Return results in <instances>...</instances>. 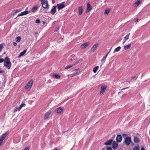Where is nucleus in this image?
<instances>
[{
  "label": "nucleus",
  "instance_id": "1",
  "mask_svg": "<svg viewBox=\"0 0 150 150\" xmlns=\"http://www.w3.org/2000/svg\"><path fill=\"white\" fill-rule=\"evenodd\" d=\"M4 65L8 69H9L10 68L11 66V64L10 59L8 57L5 58L4 61Z\"/></svg>",
  "mask_w": 150,
  "mask_h": 150
},
{
  "label": "nucleus",
  "instance_id": "2",
  "mask_svg": "<svg viewBox=\"0 0 150 150\" xmlns=\"http://www.w3.org/2000/svg\"><path fill=\"white\" fill-rule=\"evenodd\" d=\"M33 81L32 80H30L29 81L25 86V89L28 91H29L33 85Z\"/></svg>",
  "mask_w": 150,
  "mask_h": 150
},
{
  "label": "nucleus",
  "instance_id": "3",
  "mask_svg": "<svg viewBox=\"0 0 150 150\" xmlns=\"http://www.w3.org/2000/svg\"><path fill=\"white\" fill-rule=\"evenodd\" d=\"M132 141L131 137H130L127 136L126 137L125 139V144L127 146H129L130 144Z\"/></svg>",
  "mask_w": 150,
  "mask_h": 150
},
{
  "label": "nucleus",
  "instance_id": "4",
  "mask_svg": "<svg viewBox=\"0 0 150 150\" xmlns=\"http://www.w3.org/2000/svg\"><path fill=\"white\" fill-rule=\"evenodd\" d=\"M42 6L45 8H48V2L47 0H43L41 1Z\"/></svg>",
  "mask_w": 150,
  "mask_h": 150
},
{
  "label": "nucleus",
  "instance_id": "5",
  "mask_svg": "<svg viewBox=\"0 0 150 150\" xmlns=\"http://www.w3.org/2000/svg\"><path fill=\"white\" fill-rule=\"evenodd\" d=\"M99 44L98 43H96L91 48V49L90 51V52L91 53L94 52L97 49Z\"/></svg>",
  "mask_w": 150,
  "mask_h": 150
},
{
  "label": "nucleus",
  "instance_id": "6",
  "mask_svg": "<svg viewBox=\"0 0 150 150\" xmlns=\"http://www.w3.org/2000/svg\"><path fill=\"white\" fill-rule=\"evenodd\" d=\"M64 2H62L61 3L58 4L57 5V7L58 10H60L64 8L65 5L64 4Z\"/></svg>",
  "mask_w": 150,
  "mask_h": 150
},
{
  "label": "nucleus",
  "instance_id": "7",
  "mask_svg": "<svg viewBox=\"0 0 150 150\" xmlns=\"http://www.w3.org/2000/svg\"><path fill=\"white\" fill-rule=\"evenodd\" d=\"M142 1L143 0H137V1L134 4L133 6L134 7L138 6L142 3Z\"/></svg>",
  "mask_w": 150,
  "mask_h": 150
},
{
  "label": "nucleus",
  "instance_id": "8",
  "mask_svg": "<svg viewBox=\"0 0 150 150\" xmlns=\"http://www.w3.org/2000/svg\"><path fill=\"white\" fill-rule=\"evenodd\" d=\"M90 44L89 42H87L84 43L81 45V49H84L86 48Z\"/></svg>",
  "mask_w": 150,
  "mask_h": 150
},
{
  "label": "nucleus",
  "instance_id": "9",
  "mask_svg": "<svg viewBox=\"0 0 150 150\" xmlns=\"http://www.w3.org/2000/svg\"><path fill=\"white\" fill-rule=\"evenodd\" d=\"M64 110L63 108L62 107H59L57 108L55 110L56 112L58 114L61 113Z\"/></svg>",
  "mask_w": 150,
  "mask_h": 150
},
{
  "label": "nucleus",
  "instance_id": "10",
  "mask_svg": "<svg viewBox=\"0 0 150 150\" xmlns=\"http://www.w3.org/2000/svg\"><path fill=\"white\" fill-rule=\"evenodd\" d=\"M106 88V86H103L101 87L100 93V95L103 94L105 92Z\"/></svg>",
  "mask_w": 150,
  "mask_h": 150
},
{
  "label": "nucleus",
  "instance_id": "11",
  "mask_svg": "<svg viewBox=\"0 0 150 150\" xmlns=\"http://www.w3.org/2000/svg\"><path fill=\"white\" fill-rule=\"evenodd\" d=\"M30 12V11H25L21 12L18 15V17L23 16L28 14Z\"/></svg>",
  "mask_w": 150,
  "mask_h": 150
},
{
  "label": "nucleus",
  "instance_id": "12",
  "mask_svg": "<svg viewBox=\"0 0 150 150\" xmlns=\"http://www.w3.org/2000/svg\"><path fill=\"white\" fill-rule=\"evenodd\" d=\"M7 134H8V133L7 132H5L2 135L1 137L0 138V141L3 142V140L6 137Z\"/></svg>",
  "mask_w": 150,
  "mask_h": 150
},
{
  "label": "nucleus",
  "instance_id": "13",
  "mask_svg": "<svg viewBox=\"0 0 150 150\" xmlns=\"http://www.w3.org/2000/svg\"><path fill=\"white\" fill-rule=\"evenodd\" d=\"M116 140L118 142H120L122 140V137L121 135H118L117 136Z\"/></svg>",
  "mask_w": 150,
  "mask_h": 150
},
{
  "label": "nucleus",
  "instance_id": "14",
  "mask_svg": "<svg viewBox=\"0 0 150 150\" xmlns=\"http://www.w3.org/2000/svg\"><path fill=\"white\" fill-rule=\"evenodd\" d=\"M51 112L50 111H48L45 114V115L44 116V119L45 120H46L48 119L50 116V115L51 114Z\"/></svg>",
  "mask_w": 150,
  "mask_h": 150
},
{
  "label": "nucleus",
  "instance_id": "15",
  "mask_svg": "<svg viewBox=\"0 0 150 150\" xmlns=\"http://www.w3.org/2000/svg\"><path fill=\"white\" fill-rule=\"evenodd\" d=\"M118 146V144L117 142L115 141L113 142L112 143V147L114 149H116Z\"/></svg>",
  "mask_w": 150,
  "mask_h": 150
},
{
  "label": "nucleus",
  "instance_id": "16",
  "mask_svg": "<svg viewBox=\"0 0 150 150\" xmlns=\"http://www.w3.org/2000/svg\"><path fill=\"white\" fill-rule=\"evenodd\" d=\"M112 142V139H109V140L106 142L104 144L106 145H110Z\"/></svg>",
  "mask_w": 150,
  "mask_h": 150
},
{
  "label": "nucleus",
  "instance_id": "17",
  "mask_svg": "<svg viewBox=\"0 0 150 150\" xmlns=\"http://www.w3.org/2000/svg\"><path fill=\"white\" fill-rule=\"evenodd\" d=\"M56 12V7L55 6H53L50 11V13L52 15H54Z\"/></svg>",
  "mask_w": 150,
  "mask_h": 150
},
{
  "label": "nucleus",
  "instance_id": "18",
  "mask_svg": "<svg viewBox=\"0 0 150 150\" xmlns=\"http://www.w3.org/2000/svg\"><path fill=\"white\" fill-rule=\"evenodd\" d=\"M27 50H24L22 52L20 53V55L18 56V58H20L21 57H22L26 53Z\"/></svg>",
  "mask_w": 150,
  "mask_h": 150
},
{
  "label": "nucleus",
  "instance_id": "19",
  "mask_svg": "<svg viewBox=\"0 0 150 150\" xmlns=\"http://www.w3.org/2000/svg\"><path fill=\"white\" fill-rule=\"evenodd\" d=\"M38 6L37 5L34 6L31 10V11L33 12H35L38 9Z\"/></svg>",
  "mask_w": 150,
  "mask_h": 150
},
{
  "label": "nucleus",
  "instance_id": "20",
  "mask_svg": "<svg viewBox=\"0 0 150 150\" xmlns=\"http://www.w3.org/2000/svg\"><path fill=\"white\" fill-rule=\"evenodd\" d=\"M92 9V7L89 3L87 4V11H90Z\"/></svg>",
  "mask_w": 150,
  "mask_h": 150
},
{
  "label": "nucleus",
  "instance_id": "21",
  "mask_svg": "<svg viewBox=\"0 0 150 150\" xmlns=\"http://www.w3.org/2000/svg\"><path fill=\"white\" fill-rule=\"evenodd\" d=\"M134 141L135 143H138L139 142V139L137 137H134Z\"/></svg>",
  "mask_w": 150,
  "mask_h": 150
},
{
  "label": "nucleus",
  "instance_id": "22",
  "mask_svg": "<svg viewBox=\"0 0 150 150\" xmlns=\"http://www.w3.org/2000/svg\"><path fill=\"white\" fill-rule=\"evenodd\" d=\"M52 76L53 78H55L57 79H59L60 78V76L59 75L56 74H53Z\"/></svg>",
  "mask_w": 150,
  "mask_h": 150
},
{
  "label": "nucleus",
  "instance_id": "23",
  "mask_svg": "<svg viewBox=\"0 0 150 150\" xmlns=\"http://www.w3.org/2000/svg\"><path fill=\"white\" fill-rule=\"evenodd\" d=\"M108 56V54H106V55L101 60V62L103 63L105 62L106 59L107 58V57Z\"/></svg>",
  "mask_w": 150,
  "mask_h": 150
},
{
  "label": "nucleus",
  "instance_id": "24",
  "mask_svg": "<svg viewBox=\"0 0 150 150\" xmlns=\"http://www.w3.org/2000/svg\"><path fill=\"white\" fill-rule=\"evenodd\" d=\"M132 150H140L139 146V145H136L133 148Z\"/></svg>",
  "mask_w": 150,
  "mask_h": 150
},
{
  "label": "nucleus",
  "instance_id": "25",
  "mask_svg": "<svg viewBox=\"0 0 150 150\" xmlns=\"http://www.w3.org/2000/svg\"><path fill=\"white\" fill-rule=\"evenodd\" d=\"M81 60L79 58H77V59H76V62H75L74 63L73 65H75L77 64L78 63L80 62H81Z\"/></svg>",
  "mask_w": 150,
  "mask_h": 150
},
{
  "label": "nucleus",
  "instance_id": "26",
  "mask_svg": "<svg viewBox=\"0 0 150 150\" xmlns=\"http://www.w3.org/2000/svg\"><path fill=\"white\" fill-rule=\"evenodd\" d=\"M121 49V47L119 46L118 47L116 48L113 52V53H115V52H117L120 51Z\"/></svg>",
  "mask_w": 150,
  "mask_h": 150
},
{
  "label": "nucleus",
  "instance_id": "27",
  "mask_svg": "<svg viewBox=\"0 0 150 150\" xmlns=\"http://www.w3.org/2000/svg\"><path fill=\"white\" fill-rule=\"evenodd\" d=\"M74 55H71L69 58V61L70 62L73 61V60H74Z\"/></svg>",
  "mask_w": 150,
  "mask_h": 150
},
{
  "label": "nucleus",
  "instance_id": "28",
  "mask_svg": "<svg viewBox=\"0 0 150 150\" xmlns=\"http://www.w3.org/2000/svg\"><path fill=\"white\" fill-rule=\"evenodd\" d=\"M99 68L98 66H97L94 67L93 69V71L94 73H96L97 71V70Z\"/></svg>",
  "mask_w": 150,
  "mask_h": 150
},
{
  "label": "nucleus",
  "instance_id": "29",
  "mask_svg": "<svg viewBox=\"0 0 150 150\" xmlns=\"http://www.w3.org/2000/svg\"><path fill=\"white\" fill-rule=\"evenodd\" d=\"M131 46V45L130 44H129L127 45H125L124 47V49L125 50H127L128 49H129Z\"/></svg>",
  "mask_w": 150,
  "mask_h": 150
},
{
  "label": "nucleus",
  "instance_id": "30",
  "mask_svg": "<svg viewBox=\"0 0 150 150\" xmlns=\"http://www.w3.org/2000/svg\"><path fill=\"white\" fill-rule=\"evenodd\" d=\"M26 105V104L25 103H23V104H22L19 107V108H18V110L20 111L21 110V109L23 107H25Z\"/></svg>",
  "mask_w": 150,
  "mask_h": 150
},
{
  "label": "nucleus",
  "instance_id": "31",
  "mask_svg": "<svg viewBox=\"0 0 150 150\" xmlns=\"http://www.w3.org/2000/svg\"><path fill=\"white\" fill-rule=\"evenodd\" d=\"M83 13V9L81 6L79 7V14L81 15Z\"/></svg>",
  "mask_w": 150,
  "mask_h": 150
},
{
  "label": "nucleus",
  "instance_id": "32",
  "mask_svg": "<svg viewBox=\"0 0 150 150\" xmlns=\"http://www.w3.org/2000/svg\"><path fill=\"white\" fill-rule=\"evenodd\" d=\"M21 38L20 36H18L16 38L15 40L17 42H19L21 40Z\"/></svg>",
  "mask_w": 150,
  "mask_h": 150
},
{
  "label": "nucleus",
  "instance_id": "33",
  "mask_svg": "<svg viewBox=\"0 0 150 150\" xmlns=\"http://www.w3.org/2000/svg\"><path fill=\"white\" fill-rule=\"evenodd\" d=\"M110 11V9L109 8L106 9L104 12V14L106 15L108 14L109 13Z\"/></svg>",
  "mask_w": 150,
  "mask_h": 150
},
{
  "label": "nucleus",
  "instance_id": "34",
  "mask_svg": "<svg viewBox=\"0 0 150 150\" xmlns=\"http://www.w3.org/2000/svg\"><path fill=\"white\" fill-rule=\"evenodd\" d=\"M129 35L130 33H128L124 38V39H125V40H128L129 38Z\"/></svg>",
  "mask_w": 150,
  "mask_h": 150
},
{
  "label": "nucleus",
  "instance_id": "35",
  "mask_svg": "<svg viewBox=\"0 0 150 150\" xmlns=\"http://www.w3.org/2000/svg\"><path fill=\"white\" fill-rule=\"evenodd\" d=\"M4 46V45L3 44H0V52H1Z\"/></svg>",
  "mask_w": 150,
  "mask_h": 150
},
{
  "label": "nucleus",
  "instance_id": "36",
  "mask_svg": "<svg viewBox=\"0 0 150 150\" xmlns=\"http://www.w3.org/2000/svg\"><path fill=\"white\" fill-rule=\"evenodd\" d=\"M73 66H74L73 65V64H72V65H68L67 66L65 67V69H69V68H70V67H72Z\"/></svg>",
  "mask_w": 150,
  "mask_h": 150
},
{
  "label": "nucleus",
  "instance_id": "37",
  "mask_svg": "<svg viewBox=\"0 0 150 150\" xmlns=\"http://www.w3.org/2000/svg\"><path fill=\"white\" fill-rule=\"evenodd\" d=\"M40 22V21L39 19H37L35 21V23H39Z\"/></svg>",
  "mask_w": 150,
  "mask_h": 150
},
{
  "label": "nucleus",
  "instance_id": "38",
  "mask_svg": "<svg viewBox=\"0 0 150 150\" xmlns=\"http://www.w3.org/2000/svg\"><path fill=\"white\" fill-rule=\"evenodd\" d=\"M74 60H73V63H74L75 62H76V60L77 59V57L74 55Z\"/></svg>",
  "mask_w": 150,
  "mask_h": 150
},
{
  "label": "nucleus",
  "instance_id": "39",
  "mask_svg": "<svg viewBox=\"0 0 150 150\" xmlns=\"http://www.w3.org/2000/svg\"><path fill=\"white\" fill-rule=\"evenodd\" d=\"M18 110V108L17 107L16 108L13 110V112H17Z\"/></svg>",
  "mask_w": 150,
  "mask_h": 150
},
{
  "label": "nucleus",
  "instance_id": "40",
  "mask_svg": "<svg viewBox=\"0 0 150 150\" xmlns=\"http://www.w3.org/2000/svg\"><path fill=\"white\" fill-rule=\"evenodd\" d=\"M4 71L1 68H0V73H2L4 72Z\"/></svg>",
  "mask_w": 150,
  "mask_h": 150
},
{
  "label": "nucleus",
  "instance_id": "41",
  "mask_svg": "<svg viewBox=\"0 0 150 150\" xmlns=\"http://www.w3.org/2000/svg\"><path fill=\"white\" fill-rule=\"evenodd\" d=\"M4 60L3 59H0V63H1L3 62H4Z\"/></svg>",
  "mask_w": 150,
  "mask_h": 150
},
{
  "label": "nucleus",
  "instance_id": "42",
  "mask_svg": "<svg viewBox=\"0 0 150 150\" xmlns=\"http://www.w3.org/2000/svg\"><path fill=\"white\" fill-rule=\"evenodd\" d=\"M106 150H112V149L110 147H108L107 148Z\"/></svg>",
  "mask_w": 150,
  "mask_h": 150
},
{
  "label": "nucleus",
  "instance_id": "43",
  "mask_svg": "<svg viewBox=\"0 0 150 150\" xmlns=\"http://www.w3.org/2000/svg\"><path fill=\"white\" fill-rule=\"evenodd\" d=\"M13 44L14 46H16L17 45V44L16 42H13Z\"/></svg>",
  "mask_w": 150,
  "mask_h": 150
},
{
  "label": "nucleus",
  "instance_id": "44",
  "mask_svg": "<svg viewBox=\"0 0 150 150\" xmlns=\"http://www.w3.org/2000/svg\"><path fill=\"white\" fill-rule=\"evenodd\" d=\"M59 29V27H56L55 29V31H57Z\"/></svg>",
  "mask_w": 150,
  "mask_h": 150
},
{
  "label": "nucleus",
  "instance_id": "45",
  "mask_svg": "<svg viewBox=\"0 0 150 150\" xmlns=\"http://www.w3.org/2000/svg\"><path fill=\"white\" fill-rule=\"evenodd\" d=\"M126 40H125V39H124V40H123V44H124L125 43V42Z\"/></svg>",
  "mask_w": 150,
  "mask_h": 150
},
{
  "label": "nucleus",
  "instance_id": "46",
  "mask_svg": "<svg viewBox=\"0 0 150 150\" xmlns=\"http://www.w3.org/2000/svg\"><path fill=\"white\" fill-rule=\"evenodd\" d=\"M24 150H29V149L28 147H27L25 148Z\"/></svg>",
  "mask_w": 150,
  "mask_h": 150
},
{
  "label": "nucleus",
  "instance_id": "47",
  "mask_svg": "<svg viewBox=\"0 0 150 150\" xmlns=\"http://www.w3.org/2000/svg\"><path fill=\"white\" fill-rule=\"evenodd\" d=\"M76 74V73H73V74H72V76H75V75Z\"/></svg>",
  "mask_w": 150,
  "mask_h": 150
},
{
  "label": "nucleus",
  "instance_id": "48",
  "mask_svg": "<svg viewBox=\"0 0 150 150\" xmlns=\"http://www.w3.org/2000/svg\"><path fill=\"white\" fill-rule=\"evenodd\" d=\"M111 48L110 50L108 52V53L106 54H108H108L110 53V50H111Z\"/></svg>",
  "mask_w": 150,
  "mask_h": 150
},
{
  "label": "nucleus",
  "instance_id": "49",
  "mask_svg": "<svg viewBox=\"0 0 150 150\" xmlns=\"http://www.w3.org/2000/svg\"><path fill=\"white\" fill-rule=\"evenodd\" d=\"M141 150H145L144 149V148L143 147H142V148H141Z\"/></svg>",
  "mask_w": 150,
  "mask_h": 150
},
{
  "label": "nucleus",
  "instance_id": "50",
  "mask_svg": "<svg viewBox=\"0 0 150 150\" xmlns=\"http://www.w3.org/2000/svg\"><path fill=\"white\" fill-rule=\"evenodd\" d=\"M138 21V19H135V22H137Z\"/></svg>",
  "mask_w": 150,
  "mask_h": 150
},
{
  "label": "nucleus",
  "instance_id": "51",
  "mask_svg": "<svg viewBox=\"0 0 150 150\" xmlns=\"http://www.w3.org/2000/svg\"><path fill=\"white\" fill-rule=\"evenodd\" d=\"M78 69H74V71H76Z\"/></svg>",
  "mask_w": 150,
  "mask_h": 150
},
{
  "label": "nucleus",
  "instance_id": "52",
  "mask_svg": "<svg viewBox=\"0 0 150 150\" xmlns=\"http://www.w3.org/2000/svg\"><path fill=\"white\" fill-rule=\"evenodd\" d=\"M132 79H134V78H136V77L135 76H133V77L132 76Z\"/></svg>",
  "mask_w": 150,
  "mask_h": 150
},
{
  "label": "nucleus",
  "instance_id": "53",
  "mask_svg": "<svg viewBox=\"0 0 150 150\" xmlns=\"http://www.w3.org/2000/svg\"><path fill=\"white\" fill-rule=\"evenodd\" d=\"M26 62H29V60H27L26 61Z\"/></svg>",
  "mask_w": 150,
  "mask_h": 150
},
{
  "label": "nucleus",
  "instance_id": "54",
  "mask_svg": "<svg viewBox=\"0 0 150 150\" xmlns=\"http://www.w3.org/2000/svg\"><path fill=\"white\" fill-rule=\"evenodd\" d=\"M54 150H58L57 149H55Z\"/></svg>",
  "mask_w": 150,
  "mask_h": 150
},
{
  "label": "nucleus",
  "instance_id": "55",
  "mask_svg": "<svg viewBox=\"0 0 150 150\" xmlns=\"http://www.w3.org/2000/svg\"><path fill=\"white\" fill-rule=\"evenodd\" d=\"M123 88V89H122V90L125 89L126 88Z\"/></svg>",
  "mask_w": 150,
  "mask_h": 150
},
{
  "label": "nucleus",
  "instance_id": "56",
  "mask_svg": "<svg viewBox=\"0 0 150 150\" xmlns=\"http://www.w3.org/2000/svg\"><path fill=\"white\" fill-rule=\"evenodd\" d=\"M39 0L40 1H43V0Z\"/></svg>",
  "mask_w": 150,
  "mask_h": 150
},
{
  "label": "nucleus",
  "instance_id": "57",
  "mask_svg": "<svg viewBox=\"0 0 150 150\" xmlns=\"http://www.w3.org/2000/svg\"><path fill=\"white\" fill-rule=\"evenodd\" d=\"M1 82L0 81V84H1Z\"/></svg>",
  "mask_w": 150,
  "mask_h": 150
}]
</instances>
